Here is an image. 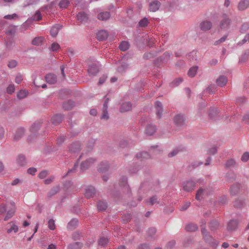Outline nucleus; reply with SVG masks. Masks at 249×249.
<instances>
[{"instance_id": "72a5a7b5", "label": "nucleus", "mask_w": 249, "mask_h": 249, "mask_svg": "<svg viewBox=\"0 0 249 249\" xmlns=\"http://www.w3.org/2000/svg\"><path fill=\"white\" fill-rule=\"evenodd\" d=\"M235 165L236 161L232 159L228 160L225 163V166L227 168L234 167L235 166Z\"/></svg>"}, {"instance_id": "052dcab7", "label": "nucleus", "mask_w": 249, "mask_h": 249, "mask_svg": "<svg viewBox=\"0 0 249 249\" xmlns=\"http://www.w3.org/2000/svg\"><path fill=\"white\" fill-rule=\"evenodd\" d=\"M175 245V241H171L168 243L166 245V248L167 249H171L173 247H174Z\"/></svg>"}, {"instance_id": "393cba45", "label": "nucleus", "mask_w": 249, "mask_h": 249, "mask_svg": "<svg viewBox=\"0 0 249 249\" xmlns=\"http://www.w3.org/2000/svg\"><path fill=\"white\" fill-rule=\"evenodd\" d=\"M107 102L106 101L103 107V114L101 117V119H105V120H107L109 118V116L108 115V113L107 111Z\"/></svg>"}, {"instance_id": "2f4dec72", "label": "nucleus", "mask_w": 249, "mask_h": 249, "mask_svg": "<svg viewBox=\"0 0 249 249\" xmlns=\"http://www.w3.org/2000/svg\"><path fill=\"white\" fill-rule=\"evenodd\" d=\"M107 207L106 202L103 201H100L98 203L97 208L99 211H104L106 210Z\"/></svg>"}, {"instance_id": "e2e57ef3", "label": "nucleus", "mask_w": 249, "mask_h": 249, "mask_svg": "<svg viewBox=\"0 0 249 249\" xmlns=\"http://www.w3.org/2000/svg\"><path fill=\"white\" fill-rule=\"evenodd\" d=\"M238 190V188L237 185H233L231 188V193L235 194Z\"/></svg>"}, {"instance_id": "49530a36", "label": "nucleus", "mask_w": 249, "mask_h": 249, "mask_svg": "<svg viewBox=\"0 0 249 249\" xmlns=\"http://www.w3.org/2000/svg\"><path fill=\"white\" fill-rule=\"evenodd\" d=\"M249 29V22H246L242 24L241 31L242 33L246 32Z\"/></svg>"}, {"instance_id": "9b49d317", "label": "nucleus", "mask_w": 249, "mask_h": 249, "mask_svg": "<svg viewBox=\"0 0 249 249\" xmlns=\"http://www.w3.org/2000/svg\"><path fill=\"white\" fill-rule=\"evenodd\" d=\"M98 71V68L96 64L90 66L88 69L89 74L91 76L96 75Z\"/></svg>"}, {"instance_id": "5701e85b", "label": "nucleus", "mask_w": 249, "mask_h": 249, "mask_svg": "<svg viewBox=\"0 0 249 249\" xmlns=\"http://www.w3.org/2000/svg\"><path fill=\"white\" fill-rule=\"evenodd\" d=\"M185 120V118L183 115H177L174 118V122L178 125H182Z\"/></svg>"}, {"instance_id": "a19ab883", "label": "nucleus", "mask_w": 249, "mask_h": 249, "mask_svg": "<svg viewBox=\"0 0 249 249\" xmlns=\"http://www.w3.org/2000/svg\"><path fill=\"white\" fill-rule=\"evenodd\" d=\"M56 3L55 1H53L51 2V3L49 5L45 6L42 8V10L43 11H45L46 10H52L54 7H55Z\"/></svg>"}, {"instance_id": "774afa93", "label": "nucleus", "mask_w": 249, "mask_h": 249, "mask_svg": "<svg viewBox=\"0 0 249 249\" xmlns=\"http://www.w3.org/2000/svg\"><path fill=\"white\" fill-rule=\"evenodd\" d=\"M6 211V207L4 204L0 205V213H4Z\"/></svg>"}, {"instance_id": "c756f323", "label": "nucleus", "mask_w": 249, "mask_h": 249, "mask_svg": "<svg viewBox=\"0 0 249 249\" xmlns=\"http://www.w3.org/2000/svg\"><path fill=\"white\" fill-rule=\"evenodd\" d=\"M197 229V226L193 223H190L186 226V230L188 231H195Z\"/></svg>"}, {"instance_id": "aec40b11", "label": "nucleus", "mask_w": 249, "mask_h": 249, "mask_svg": "<svg viewBox=\"0 0 249 249\" xmlns=\"http://www.w3.org/2000/svg\"><path fill=\"white\" fill-rule=\"evenodd\" d=\"M62 118L61 114H56L52 117L51 121L53 124L57 125L61 122Z\"/></svg>"}, {"instance_id": "2eb2a0df", "label": "nucleus", "mask_w": 249, "mask_h": 249, "mask_svg": "<svg viewBox=\"0 0 249 249\" xmlns=\"http://www.w3.org/2000/svg\"><path fill=\"white\" fill-rule=\"evenodd\" d=\"M10 226V228L7 230V232L8 233L14 232L15 233L17 232L18 230V226L15 224L13 222H11L8 224Z\"/></svg>"}, {"instance_id": "6e6552de", "label": "nucleus", "mask_w": 249, "mask_h": 249, "mask_svg": "<svg viewBox=\"0 0 249 249\" xmlns=\"http://www.w3.org/2000/svg\"><path fill=\"white\" fill-rule=\"evenodd\" d=\"M212 24L208 20L202 21L200 24V29L203 31H207L212 28Z\"/></svg>"}, {"instance_id": "a211bd4d", "label": "nucleus", "mask_w": 249, "mask_h": 249, "mask_svg": "<svg viewBox=\"0 0 249 249\" xmlns=\"http://www.w3.org/2000/svg\"><path fill=\"white\" fill-rule=\"evenodd\" d=\"M77 19L79 22H86L88 19V16L84 12H80L77 15Z\"/></svg>"}, {"instance_id": "69168bd1", "label": "nucleus", "mask_w": 249, "mask_h": 249, "mask_svg": "<svg viewBox=\"0 0 249 249\" xmlns=\"http://www.w3.org/2000/svg\"><path fill=\"white\" fill-rule=\"evenodd\" d=\"M157 198L155 196L151 197L149 202L150 205H153L157 203Z\"/></svg>"}, {"instance_id": "e433bc0d", "label": "nucleus", "mask_w": 249, "mask_h": 249, "mask_svg": "<svg viewBox=\"0 0 249 249\" xmlns=\"http://www.w3.org/2000/svg\"><path fill=\"white\" fill-rule=\"evenodd\" d=\"M137 157L139 159H148L150 158L149 154L146 152H142L137 154Z\"/></svg>"}, {"instance_id": "412c9836", "label": "nucleus", "mask_w": 249, "mask_h": 249, "mask_svg": "<svg viewBox=\"0 0 249 249\" xmlns=\"http://www.w3.org/2000/svg\"><path fill=\"white\" fill-rule=\"evenodd\" d=\"M132 106L129 102L124 103L121 106L120 111L121 112H125L130 110Z\"/></svg>"}, {"instance_id": "39448f33", "label": "nucleus", "mask_w": 249, "mask_h": 249, "mask_svg": "<svg viewBox=\"0 0 249 249\" xmlns=\"http://www.w3.org/2000/svg\"><path fill=\"white\" fill-rule=\"evenodd\" d=\"M10 204L12 206L11 209H10L7 213L6 215L4 218L5 221L8 220L9 219L11 218L14 215L16 211V206L14 202H12L10 203Z\"/></svg>"}, {"instance_id": "bf43d9fd", "label": "nucleus", "mask_w": 249, "mask_h": 249, "mask_svg": "<svg viewBox=\"0 0 249 249\" xmlns=\"http://www.w3.org/2000/svg\"><path fill=\"white\" fill-rule=\"evenodd\" d=\"M36 169L34 167L30 168L28 169L27 172L30 175H35V173L36 172Z\"/></svg>"}, {"instance_id": "473e14b6", "label": "nucleus", "mask_w": 249, "mask_h": 249, "mask_svg": "<svg viewBox=\"0 0 249 249\" xmlns=\"http://www.w3.org/2000/svg\"><path fill=\"white\" fill-rule=\"evenodd\" d=\"M197 70V67H193L191 68L188 72V76L191 77H193L196 75Z\"/></svg>"}, {"instance_id": "79ce46f5", "label": "nucleus", "mask_w": 249, "mask_h": 249, "mask_svg": "<svg viewBox=\"0 0 249 249\" xmlns=\"http://www.w3.org/2000/svg\"><path fill=\"white\" fill-rule=\"evenodd\" d=\"M108 240L105 237H101L98 241V244L100 246L104 247L107 244Z\"/></svg>"}, {"instance_id": "20e7f679", "label": "nucleus", "mask_w": 249, "mask_h": 249, "mask_svg": "<svg viewBox=\"0 0 249 249\" xmlns=\"http://www.w3.org/2000/svg\"><path fill=\"white\" fill-rule=\"evenodd\" d=\"M16 168H18L23 166L26 164V160L23 155H19L16 158Z\"/></svg>"}, {"instance_id": "4be33fe9", "label": "nucleus", "mask_w": 249, "mask_h": 249, "mask_svg": "<svg viewBox=\"0 0 249 249\" xmlns=\"http://www.w3.org/2000/svg\"><path fill=\"white\" fill-rule=\"evenodd\" d=\"M227 81V78L225 76H220L217 79L216 83L218 86L223 87L226 84Z\"/></svg>"}, {"instance_id": "680f3d73", "label": "nucleus", "mask_w": 249, "mask_h": 249, "mask_svg": "<svg viewBox=\"0 0 249 249\" xmlns=\"http://www.w3.org/2000/svg\"><path fill=\"white\" fill-rule=\"evenodd\" d=\"M227 38V36H224L222 37H221L220 39L215 42L214 44L217 45L218 44H220L221 43H222L224 42Z\"/></svg>"}, {"instance_id": "423d86ee", "label": "nucleus", "mask_w": 249, "mask_h": 249, "mask_svg": "<svg viewBox=\"0 0 249 249\" xmlns=\"http://www.w3.org/2000/svg\"><path fill=\"white\" fill-rule=\"evenodd\" d=\"M95 193V188L93 186H89L85 191V196L88 198L93 196Z\"/></svg>"}, {"instance_id": "b1692460", "label": "nucleus", "mask_w": 249, "mask_h": 249, "mask_svg": "<svg viewBox=\"0 0 249 249\" xmlns=\"http://www.w3.org/2000/svg\"><path fill=\"white\" fill-rule=\"evenodd\" d=\"M109 167V165L107 162H102L98 167V170L101 172H104L107 171Z\"/></svg>"}, {"instance_id": "c85d7f7f", "label": "nucleus", "mask_w": 249, "mask_h": 249, "mask_svg": "<svg viewBox=\"0 0 249 249\" xmlns=\"http://www.w3.org/2000/svg\"><path fill=\"white\" fill-rule=\"evenodd\" d=\"M129 47V44L127 41H122L119 46V48L121 51H125Z\"/></svg>"}, {"instance_id": "4d7b16f0", "label": "nucleus", "mask_w": 249, "mask_h": 249, "mask_svg": "<svg viewBox=\"0 0 249 249\" xmlns=\"http://www.w3.org/2000/svg\"><path fill=\"white\" fill-rule=\"evenodd\" d=\"M4 18L6 19H13V18H17L18 16L16 14H14L12 15H6L4 16Z\"/></svg>"}, {"instance_id": "4c0bfd02", "label": "nucleus", "mask_w": 249, "mask_h": 249, "mask_svg": "<svg viewBox=\"0 0 249 249\" xmlns=\"http://www.w3.org/2000/svg\"><path fill=\"white\" fill-rule=\"evenodd\" d=\"M78 221L76 219H72L71 220L69 223L68 225V228L69 229H73L75 226L77 225Z\"/></svg>"}, {"instance_id": "3c124183", "label": "nucleus", "mask_w": 249, "mask_h": 249, "mask_svg": "<svg viewBox=\"0 0 249 249\" xmlns=\"http://www.w3.org/2000/svg\"><path fill=\"white\" fill-rule=\"evenodd\" d=\"M42 17L39 11H37L35 14L33 19L35 20H39L41 19Z\"/></svg>"}, {"instance_id": "338daca9", "label": "nucleus", "mask_w": 249, "mask_h": 249, "mask_svg": "<svg viewBox=\"0 0 249 249\" xmlns=\"http://www.w3.org/2000/svg\"><path fill=\"white\" fill-rule=\"evenodd\" d=\"M53 179L54 177H51L44 180V183L46 184H49L53 181Z\"/></svg>"}, {"instance_id": "a18cd8bd", "label": "nucleus", "mask_w": 249, "mask_h": 249, "mask_svg": "<svg viewBox=\"0 0 249 249\" xmlns=\"http://www.w3.org/2000/svg\"><path fill=\"white\" fill-rule=\"evenodd\" d=\"M241 159L243 162H247L249 159V152H246L244 153Z\"/></svg>"}, {"instance_id": "bb28decb", "label": "nucleus", "mask_w": 249, "mask_h": 249, "mask_svg": "<svg viewBox=\"0 0 249 249\" xmlns=\"http://www.w3.org/2000/svg\"><path fill=\"white\" fill-rule=\"evenodd\" d=\"M110 17V13L107 12H102L98 14L97 18L99 19L104 20L108 19Z\"/></svg>"}, {"instance_id": "4468645a", "label": "nucleus", "mask_w": 249, "mask_h": 249, "mask_svg": "<svg viewBox=\"0 0 249 249\" xmlns=\"http://www.w3.org/2000/svg\"><path fill=\"white\" fill-rule=\"evenodd\" d=\"M160 3L158 1H154L151 2L149 4L150 10L152 12H156L159 10Z\"/></svg>"}, {"instance_id": "8fccbe9b", "label": "nucleus", "mask_w": 249, "mask_h": 249, "mask_svg": "<svg viewBox=\"0 0 249 249\" xmlns=\"http://www.w3.org/2000/svg\"><path fill=\"white\" fill-rule=\"evenodd\" d=\"M148 22V19L146 18H143L139 22V25L141 27H145Z\"/></svg>"}, {"instance_id": "f03ea898", "label": "nucleus", "mask_w": 249, "mask_h": 249, "mask_svg": "<svg viewBox=\"0 0 249 249\" xmlns=\"http://www.w3.org/2000/svg\"><path fill=\"white\" fill-rule=\"evenodd\" d=\"M201 231L203 238L207 242H208L213 247H216L218 245V243L213 239L212 237L207 233L205 229H202Z\"/></svg>"}, {"instance_id": "9d476101", "label": "nucleus", "mask_w": 249, "mask_h": 249, "mask_svg": "<svg viewBox=\"0 0 249 249\" xmlns=\"http://www.w3.org/2000/svg\"><path fill=\"white\" fill-rule=\"evenodd\" d=\"M249 7V0H241L238 3L239 10H244Z\"/></svg>"}, {"instance_id": "ea45409f", "label": "nucleus", "mask_w": 249, "mask_h": 249, "mask_svg": "<svg viewBox=\"0 0 249 249\" xmlns=\"http://www.w3.org/2000/svg\"><path fill=\"white\" fill-rule=\"evenodd\" d=\"M24 129L23 128L19 129L15 135L14 138L16 140H18L24 134Z\"/></svg>"}, {"instance_id": "f257e3e1", "label": "nucleus", "mask_w": 249, "mask_h": 249, "mask_svg": "<svg viewBox=\"0 0 249 249\" xmlns=\"http://www.w3.org/2000/svg\"><path fill=\"white\" fill-rule=\"evenodd\" d=\"M231 20L227 15H223L220 20L219 27L221 30H228L231 25Z\"/></svg>"}, {"instance_id": "37998d69", "label": "nucleus", "mask_w": 249, "mask_h": 249, "mask_svg": "<svg viewBox=\"0 0 249 249\" xmlns=\"http://www.w3.org/2000/svg\"><path fill=\"white\" fill-rule=\"evenodd\" d=\"M81 247V244L79 242H75L73 244L69 246V249H80Z\"/></svg>"}, {"instance_id": "09e8293b", "label": "nucleus", "mask_w": 249, "mask_h": 249, "mask_svg": "<svg viewBox=\"0 0 249 249\" xmlns=\"http://www.w3.org/2000/svg\"><path fill=\"white\" fill-rule=\"evenodd\" d=\"M48 226L50 230H53L55 228L54 221L53 219H50L48 221Z\"/></svg>"}, {"instance_id": "0eeeda50", "label": "nucleus", "mask_w": 249, "mask_h": 249, "mask_svg": "<svg viewBox=\"0 0 249 249\" xmlns=\"http://www.w3.org/2000/svg\"><path fill=\"white\" fill-rule=\"evenodd\" d=\"M45 78L46 82L50 84H53L56 83L57 81L56 75L53 73H49L47 74Z\"/></svg>"}, {"instance_id": "58836bf2", "label": "nucleus", "mask_w": 249, "mask_h": 249, "mask_svg": "<svg viewBox=\"0 0 249 249\" xmlns=\"http://www.w3.org/2000/svg\"><path fill=\"white\" fill-rule=\"evenodd\" d=\"M27 92L24 90H20L17 93V97L18 99H21L26 97Z\"/></svg>"}, {"instance_id": "7c9ffc66", "label": "nucleus", "mask_w": 249, "mask_h": 249, "mask_svg": "<svg viewBox=\"0 0 249 249\" xmlns=\"http://www.w3.org/2000/svg\"><path fill=\"white\" fill-rule=\"evenodd\" d=\"M43 37L42 36L35 37L32 41V44L34 45L39 46L43 41Z\"/></svg>"}, {"instance_id": "cd10ccee", "label": "nucleus", "mask_w": 249, "mask_h": 249, "mask_svg": "<svg viewBox=\"0 0 249 249\" xmlns=\"http://www.w3.org/2000/svg\"><path fill=\"white\" fill-rule=\"evenodd\" d=\"M70 3L69 0H61L58 3V6L60 8L65 9L68 7Z\"/></svg>"}, {"instance_id": "864d4df0", "label": "nucleus", "mask_w": 249, "mask_h": 249, "mask_svg": "<svg viewBox=\"0 0 249 249\" xmlns=\"http://www.w3.org/2000/svg\"><path fill=\"white\" fill-rule=\"evenodd\" d=\"M60 48V46L58 44L56 43H53L52 44L51 49L52 51H56Z\"/></svg>"}, {"instance_id": "13d9d810", "label": "nucleus", "mask_w": 249, "mask_h": 249, "mask_svg": "<svg viewBox=\"0 0 249 249\" xmlns=\"http://www.w3.org/2000/svg\"><path fill=\"white\" fill-rule=\"evenodd\" d=\"M15 91V87L14 85H10L7 89V91L8 93L11 94Z\"/></svg>"}, {"instance_id": "f3484780", "label": "nucleus", "mask_w": 249, "mask_h": 249, "mask_svg": "<svg viewBox=\"0 0 249 249\" xmlns=\"http://www.w3.org/2000/svg\"><path fill=\"white\" fill-rule=\"evenodd\" d=\"M94 159L90 158L87 160L86 161L82 162L81 164V168L82 170H85L87 169L90 164L94 162Z\"/></svg>"}, {"instance_id": "ddd939ff", "label": "nucleus", "mask_w": 249, "mask_h": 249, "mask_svg": "<svg viewBox=\"0 0 249 249\" xmlns=\"http://www.w3.org/2000/svg\"><path fill=\"white\" fill-rule=\"evenodd\" d=\"M81 150V145L79 142H76L72 143L70 147V151L71 152H77Z\"/></svg>"}, {"instance_id": "c03bdc74", "label": "nucleus", "mask_w": 249, "mask_h": 249, "mask_svg": "<svg viewBox=\"0 0 249 249\" xmlns=\"http://www.w3.org/2000/svg\"><path fill=\"white\" fill-rule=\"evenodd\" d=\"M210 226L212 231H214L218 227L219 223L217 221H213L210 223Z\"/></svg>"}, {"instance_id": "1a4fd4ad", "label": "nucleus", "mask_w": 249, "mask_h": 249, "mask_svg": "<svg viewBox=\"0 0 249 249\" xmlns=\"http://www.w3.org/2000/svg\"><path fill=\"white\" fill-rule=\"evenodd\" d=\"M238 222L236 220H232L228 223L227 229L229 231H234L237 228Z\"/></svg>"}, {"instance_id": "7ed1b4c3", "label": "nucleus", "mask_w": 249, "mask_h": 249, "mask_svg": "<svg viewBox=\"0 0 249 249\" xmlns=\"http://www.w3.org/2000/svg\"><path fill=\"white\" fill-rule=\"evenodd\" d=\"M195 183L192 180L186 181L183 184V190L187 192L192 191L195 189Z\"/></svg>"}, {"instance_id": "dca6fc26", "label": "nucleus", "mask_w": 249, "mask_h": 249, "mask_svg": "<svg viewBox=\"0 0 249 249\" xmlns=\"http://www.w3.org/2000/svg\"><path fill=\"white\" fill-rule=\"evenodd\" d=\"M108 34L105 30H101L98 32L97 34V38L99 40H104L107 38Z\"/></svg>"}, {"instance_id": "f704fd0d", "label": "nucleus", "mask_w": 249, "mask_h": 249, "mask_svg": "<svg viewBox=\"0 0 249 249\" xmlns=\"http://www.w3.org/2000/svg\"><path fill=\"white\" fill-rule=\"evenodd\" d=\"M204 190L200 188L197 192L196 195V198L198 200H200L202 199L203 196L204 194Z\"/></svg>"}, {"instance_id": "de8ad7c7", "label": "nucleus", "mask_w": 249, "mask_h": 249, "mask_svg": "<svg viewBox=\"0 0 249 249\" xmlns=\"http://www.w3.org/2000/svg\"><path fill=\"white\" fill-rule=\"evenodd\" d=\"M48 175V172L46 170H43L38 174V177L40 179H43L45 178Z\"/></svg>"}, {"instance_id": "6e6d98bb", "label": "nucleus", "mask_w": 249, "mask_h": 249, "mask_svg": "<svg viewBox=\"0 0 249 249\" xmlns=\"http://www.w3.org/2000/svg\"><path fill=\"white\" fill-rule=\"evenodd\" d=\"M17 65V62L14 60H12L9 62L8 67L10 68H15Z\"/></svg>"}, {"instance_id": "0e129e2a", "label": "nucleus", "mask_w": 249, "mask_h": 249, "mask_svg": "<svg viewBox=\"0 0 249 249\" xmlns=\"http://www.w3.org/2000/svg\"><path fill=\"white\" fill-rule=\"evenodd\" d=\"M59 191V188L58 187L56 186V187H54L53 189H52V190L50 192V194L52 195H55V194H56L57 192H58Z\"/></svg>"}, {"instance_id": "f8f14e48", "label": "nucleus", "mask_w": 249, "mask_h": 249, "mask_svg": "<svg viewBox=\"0 0 249 249\" xmlns=\"http://www.w3.org/2000/svg\"><path fill=\"white\" fill-rule=\"evenodd\" d=\"M155 107L157 116L158 118H160L161 116V114L163 111L161 103L159 101L156 102L155 103Z\"/></svg>"}, {"instance_id": "c9c22d12", "label": "nucleus", "mask_w": 249, "mask_h": 249, "mask_svg": "<svg viewBox=\"0 0 249 249\" xmlns=\"http://www.w3.org/2000/svg\"><path fill=\"white\" fill-rule=\"evenodd\" d=\"M73 102L71 101H69L63 104V107L65 109L69 110L72 108Z\"/></svg>"}, {"instance_id": "603ef678", "label": "nucleus", "mask_w": 249, "mask_h": 249, "mask_svg": "<svg viewBox=\"0 0 249 249\" xmlns=\"http://www.w3.org/2000/svg\"><path fill=\"white\" fill-rule=\"evenodd\" d=\"M190 206V202L189 201L185 202L184 204L180 207L181 211H185Z\"/></svg>"}, {"instance_id": "a878e982", "label": "nucleus", "mask_w": 249, "mask_h": 249, "mask_svg": "<svg viewBox=\"0 0 249 249\" xmlns=\"http://www.w3.org/2000/svg\"><path fill=\"white\" fill-rule=\"evenodd\" d=\"M156 128L154 125L150 124L148 125L146 129L145 132L149 135H152L156 132Z\"/></svg>"}, {"instance_id": "6ab92c4d", "label": "nucleus", "mask_w": 249, "mask_h": 249, "mask_svg": "<svg viewBox=\"0 0 249 249\" xmlns=\"http://www.w3.org/2000/svg\"><path fill=\"white\" fill-rule=\"evenodd\" d=\"M61 26L59 24H55L52 27L50 30V33L52 36L55 37L58 32V31L61 28Z\"/></svg>"}, {"instance_id": "5fc2aeb1", "label": "nucleus", "mask_w": 249, "mask_h": 249, "mask_svg": "<svg viewBox=\"0 0 249 249\" xmlns=\"http://www.w3.org/2000/svg\"><path fill=\"white\" fill-rule=\"evenodd\" d=\"M23 80V76L21 74H18L15 78V82L18 84H20Z\"/></svg>"}]
</instances>
